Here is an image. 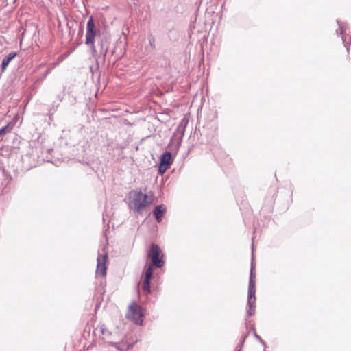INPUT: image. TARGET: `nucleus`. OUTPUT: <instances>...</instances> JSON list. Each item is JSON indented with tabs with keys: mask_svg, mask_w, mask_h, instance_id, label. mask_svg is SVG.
I'll list each match as a JSON object with an SVG mask.
<instances>
[{
	"mask_svg": "<svg viewBox=\"0 0 351 351\" xmlns=\"http://www.w3.org/2000/svg\"><path fill=\"white\" fill-rule=\"evenodd\" d=\"M241 348H240L238 350V351H241Z\"/></svg>",
	"mask_w": 351,
	"mask_h": 351,
	"instance_id": "4be33fe9",
	"label": "nucleus"
},
{
	"mask_svg": "<svg viewBox=\"0 0 351 351\" xmlns=\"http://www.w3.org/2000/svg\"><path fill=\"white\" fill-rule=\"evenodd\" d=\"M337 23L339 24V28L338 30H337V34H343L344 32H346V27L344 25V24L343 23H339V21H337Z\"/></svg>",
	"mask_w": 351,
	"mask_h": 351,
	"instance_id": "4468645a",
	"label": "nucleus"
},
{
	"mask_svg": "<svg viewBox=\"0 0 351 351\" xmlns=\"http://www.w3.org/2000/svg\"><path fill=\"white\" fill-rule=\"evenodd\" d=\"M148 256L152 260V263L156 267L160 268L164 265V261L162 260V254L160 247L156 245L152 244L151 245Z\"/></svg>",
	"mask_w": 351,
	"mask_h": 351,
	"instance_id": "39448f33",
	"label": "nucleus"
},
{
	"mask_svg": "<svg viewBox=\"0 0 351 351\" xmlns=\"http://www.w3.org/2000/svg\"><path fill=\"white\" fill-rule=\"evenodd\" d=\"M256 274L254 270H250L248 293H247V313L248 316H252L255 313L256 309Z\"/></svg>",
	"mask_w": 351,
	"mask_h": 351,
	"instance_id": "f03ea898",
	"label": "nucleus"
},
{
	"mask_svg": "<svg viewBox=\"0 0 351 351\" xmlns=\"http://www.w3.org/2000/svg\"><path fill=\"white\" fill-rule=\"evenodd\" d=\"M348 36V34H346L345 36H343L342 40L345 45V47L347 48V51H349V46H348L349 42L347 40Z\"/></svg>",
	"mask_w": 351,
	"mask_h": 351,
	"instance_id": "dca6fc26",
	"label": "nucleus"
},
{
	"mask_svg": "<svg viewBox=\"0 0 351 351\" xmlns=\"http://www.w3.org/2000/svg\"><path fill=\"white\" fill-rule=\"evenodd\" d=\"M117 348L118 350H120L122 351V350L119 347L117 346Z\"/></svg>",
	"mask_w": 351,
	"mask_h": 351,
	"instance_id": "412c9836",
	"label": "nucleus"
},
{
	"mask_svg": "<svg viewBox=\"0 0 351 351\" xmlns=\"http://www.w3.org/2000/svg\"><path fill=\"white\" fill-rule=\"evenodd\" d=\"M254 336L256 338V339H258L262 345H263L264 347H265V342L261 339V338L260 337V336H258L257 334H254Z\"/></svg>",
	"mask_w": 351,
	"mask_h": 351,
	"instance_id": "a211bd4d",
	"label": "nucleus"
},
{
	"mask_svg": "<svg viewBox=\"0 0 351 351\" xmlns=\"http://www.w3.org/2000/svg\"><path fill=\"white\" fill-rule=\"evenodd\" d=\"M16 52H11L8 54L7 57L3 59L1 64L2 71H4L6 69L9 63L11 62L12 60H13L16 57Z\"/></svg>",
	"mask_w": 351,
	"mask_h": 351,
	"instance_id": "9d476101",
	"label": "nucleus"
},
{
	"mask_svg": "<svg viewBox=\"0 0 351 351\" xmlns=\"http://www.w3.org/2000/svg\"><path fill=\"white\" fill-rule=\"evenodd\" d=\"M349 40H350V43H351V36H349Z\"/></svg>",
	"mask_w": 351,
	"mask_h": 351,
	"instance_id": "aec40b11",
	"label": "nucleus"
},
{
	"mask_svg": "<svg viewBox=\"0 0 351 351\" xmlns=\"http://www.w3.org/2000/svg\"><path fill=\"white\" fill-rule=\"evenodd\" d=\"M143 315L141 308L136 303H132L126 315L127 318L134 323L141 324L143 322Z\"/></svg>",
	"mask_w": 351,
	"mask_h": 351,
	"instance_id": "423d86ee",
	"label": "nucleus"
},
{
	"mask_svg": "<svg viewBox=\"0 0 351 351\" xmlns=\"http://www.w3.org/2000/svg\"><path fill=\"white\" fill-rule=\"evenodd\" d=\"M152 273H153L152 267L151 265H149L145 271V278H144L143 283V291L145 294H149L151 291L149 284H150V280H151V278L152 276Z\"/></svg>",
	"mask_w": 351,
	"mask_h": 351,
	"instance_id": "6e6552de",
	"label": "nucleus"
},
{
	"mask_svg": "<svg viewBox=\"0 0 351 351\" xmlns=\"http://www.w3.org/2000/svg\"><path fill=\"white\" fill-rule=\"evenodd\" d=\"M108 259V253L105 247H102L98 251V256L97 258V269L96 274L102 277L106 275V263Z\"/></svg>",
	"mask_w": 351,
	"mask_h": 351,
	"instance_id": "20e7f679",
	"label": "nucleus"
},
{
	"mask_svg": "<svg viewBox=\"0 0 351 351\" xmlns=\"http://www.w3.org/2000/svg\"><path fill=\"white\" fill-rule=\"evenodd\" d=\"M167 212V207L163 205H158L154 210V215L156 221L160 223L162 221L163 215Z\"/></svg>",
	"mask_w": 351,
	"mask_h": 351,
	"instance_id": "1a4fd4ad",
	"label": "nucleus"
},
{
	"mask_svg": "<svg viewBox=\"0 0 351 351\" xmlns=\"http://www.w3.org/2000/svg\"><path fill=\"white\" fill-rule=\"evenodd\" d=\"M130 206L138 213H141L148 205L147 195L141 191H134L129 195Z\"/></svg>",
	"mask_w": 351,
	"mask_h": 351,
	"instance_id": "f257e3e1",
	"label": "nucleus"
},
{
	"mask_svg": "<svg viewBox=\"0 0 351 351\" xmlns=\"http://www.w3.org/2000/svg\"><path fill=\"white\" fill-rule=\"evenodd\" d=\"M169 167V166L167 165H162V163H160L158 171L159 173L162 174L164 173Z\"/></svg>",
	"mask_w": 351,
	"mask_h": 351,
	"instance_id": "2eb2a0df",
	"label": "nucleus"
},
{
	"mask_svg": "<svg viewBox=\"0 0 351 351\" xmlns=\"http://www.w3.org/2000/svg\"><path fill=\"white\" fill-rule=\"evenodd\" d=\"M184 130L182 128L180 125H179L176 130V131L174 132L173 138H176L177 136H179L178 139V146L179 147L181 144L182 137L184 136Z\"/></svg>",
	"mask_w": 351,
	"mask_h": 351,
	"instance_id": "f8f14e48",
	"label": "nucleus"
},
{
	"mask_svg": "<svg viewBox=\"0 0 351 351\" xmlns=\"http://www.w3.org/2000/svg\"><path fill=\"white\" fill-rule=\"evenodd\" d=\"M10 130V124H7L4 127L0 128V136L5 134L7 132H8Z\"/></svg>",
	"mask_w": 351,
	"mask_h": 351,
	"instance_id": "ddd939ff",
	"label": "nucleus"
},
{
	"mask_svg": "<svg viewBox=\"0 0 351 351\" xmlns=\"http://www.w3.org/2000/svg\"><path fill=\"white\" fill-rule=\"evenodd\" d=\"M172 162L171 154L169 152H167L162 155L160 163H162V165L170 166Z\"/></svg>",
	"mask_w": 351,
	"mask_h": 351,
	"instance_id": "9b49d317",
	"label": "nucleus"
},
{
	"mask_svg": "<svg viewBox=\"0 0 351 351\" xmlns=\"http://www.w3.org/2000/svg\"><path fill=\"white\" fill-rule=\"evenodd\" d=\"M97 34V30L95 28L93 17H90L86 26V34L85 43L90 47L93 53L96 52L95 46V38Z\"/></svg>",
	"mask_w": 351,
	"mask_h": 351,
	"instance_id": "7ed1b4c3",
	"label": "nucleus"
},
{
	"mask_svg": "<svg viewBox=\"0 0 351 351\" xmlns=\"http://www.w3.org/2000/svg\"><path fill=\"white\" fill-rule=\"evenodd\" d=\"M148 39H149V42L150 45L152 47H154L155 40H154V37L152 36H149Z\"/></svg>",
	"mask_w": 351,
	"mask_h": 351,
	"instance_id": "f3484780",
	"label": "nucleus"
},
{
	"mask_svg": "<svg viewBox=\"0 0 351 351\" xmlns=\"http://www.w3.org/2000/svg\"><path fill=\"white\" fill-rule=\"evenodd\" d=\"M95 336H98L102 339L104 341L110 343L112 332H110L106 326L104 324L100 323L94 329L93 331Z\"/></svg>",
	"mask_w": 351,
	"mask_h": 351,
	"instance_id": "0eeeda50",
	"label": "nucleus"
},
{
	"mask_svg": "<svg viewBox=\"0 0 351 351\" xmlns=\"http://www.w3.org/2000/svg\"><path fill=\"white\" fill-rule=\"evenodd\" d=\"M250 270H254L255 271V265L254 264L253 260L252 261Z\"/></svg>",
	"mask_w": 351,
	"mask_h": 351,
	"instance_id": "6ab92c4d",
	"label": "nucleus"
}]
</instances>
